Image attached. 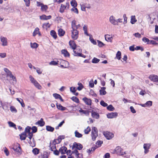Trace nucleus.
<instances>
[{
  "label": "nucleus",
  "mask_w": 158,
  "mask_h": 158,
  "mask_svg": "<svg viewBox=\"0 0 158 158\" xmlns=\"http://www.w3.org/2000/svg\"><path fill=\"white\" fill-rule=\"evenodd\" d=\"M81 7V10L82 11H85V5L82 4H80Z\"/></svg>",
  "instance_id": "56"
},
{
  "label": "nucleus",
  "mask_w": 158,
  "mask_h": 158,
  "mask_svg": "<svg viewBox=\"0 0 158 158\" xmlns=\"http://www.w3.org/2000/svg\"><path fill=\"white\" fill-rule=\"evenodd\" d=\"M81 49H80L79 47H77L75 50H73V55L76 56H81Z\"/></svg>",
  "instance_id": "8"
},
{
  "label": "nucleus",
  "mask_w": 158,
  "mask_h": 158,
  "mask_svg": "<svg viewBox=\"0 0 158 158\" xmlns=\"http://www.w3.org/2000/svg\"><path fill=\"white\" fill-rule=\"evenodd\" d=\"M102 143V141L100 140L98 141L96 143V144L98 146V147H100Z\"/></svg>",
  "instance_id": "64"
},
{
  "label": "nucleus",
  "mask_w": 158,
  "mask_h": 158,
  "mask_svg": "<svg viewBox=\"0 0 158 158\" xmlns=\"http://www.w3.org/2000/svg\"><path fill=\"white\" fill-rule=\"evenodd\" d=\"M70 91L73 93H74L76 91L75 88L74 87H72L70 88Z\"/></svg>",
  "instance_id": "61"
},
{
  "label": "nucleus",
  "mask_w": 158,
  "mask_h": 158,
  "mask_svg": "<svg viewBox=\"0 0 158 158\" xmlns=\"http://www.w3.org/2000/svg\"><path fill=\"white\" fill-rule=\"evenodd\" d=\"M150 145L148 143H145L143 145V148H144V153L145 154L149 152V149L150 148Z\"/></svg>",
  "instance_id": "16"
},
{
  "label": "nucleus",
  "mask_w": 158,
  "mask_h": 158,
  "mask_svg": "<svg viewBox=\"0 0 158 158\" xmlns=\"http://www.w3.org/2000/svg\"><path fill=\"white\" fill-rule=\"evenodd\" d=\"M69 2H66L65 5L61 4L60 9V12L61 13H63L64 12L65 10H67L69 9Z\"/></svg>",
  "instance_id": "3"
},
{
  "label": "nucleus",
  "mask_w": 158,
  "mask_h": 158,
  "mask_svg": "<svg viewBox=\"0 0 158 158\" xmlns=\"http://www.w3.org/2000/svg\"><path fill=\"white\" fill-rule=\"evenodd\" d=\"M59 61H57V62L54 61H52L49 63V64L51 65H56L58 64Z\"/></svg>",
  "instance_id": "49"
},
{
  "label": "nucleus",
  "mask_w": 158,
  "mask_h": 158,
  "mask_svg": "<svg viewBox=\"0 0 158 158\" xmlns=\"http://www.w3.org/2000/svg\"><path fill=\"white\" fill-rule=\"evenodd\" d=\"M10 110L11 111L13 112L16 113L17 112V110L16 109L15 107L13 106H10Z\"/></svg>",
  "instance_id": "41"
},
{
  "label": "nucleus",
  "mask_w": 158,
  "mask_h": 158,
  "mask_svg": "<svg viewBox=\"0 0 158 158\" xmlns=\"http://www.w3.org/2000/svg\"><path fill=\"white\" fill-rule=\"evenodd\" d=\"M137 21L135 16L133 15L131 17V23L132 24H134Z\"/></svg>",
  "instance_id": "33"
},
{
  "label": "nucleus",
  "mask_w": 158,
  "mask_h": 158,
  "mask_svg": "<svg viewBox=\"0 0 158 158\" xmlns=\"http://www.w3.org/2000/svg\"><path fill=\"white\" fill-rule=\"evenodd\" d=\"M64 138V136L63 135L60 136L58 137L57 140H58V143H59L61 141L62 139Z\"/></svg>",
  "instance_id": "47"
},
{
  "label": "nucleus",
  "mask_w": 158,
  "mask_h": 158,
  "mask_svg": "<svg viewBox=\"0 0 158 158\" xmlns=\"http://www.w3.org/2000/svg\"><path fill=\"white\" fill-rule=\"evenodd\" d=\"M50 34L55 39H56L57 38L56 33L54 30L51 31H50Z\"/></svg>",
  "instance_id": "35"
},
{
  "label": "nucleus",
  "mask_w": 158,
  "mask_h": 158,
  "mask_svg": "<svg viewBox=\"0 0 158 158\" xmlns=\"http://www.w3.org/2000/svg\"><path fill=\"white\" fill-rule=\"evenodd\" d=\"M56 106L57 109L61 110L63 111L66 110V108L65 107H63L60 104H56Z\"/></svg>",
  "instance_id": "32"
},
{
  "label": "nucleus",
  "mask_w": 158,
  "mask_h": 158,
  "mask_svg": "<svg viewBox=\"0 0 158 158\" xmlns=\"http://www.w3.org/2000/svg\"><path fill=\"white\" fill-rule=\"evenodd\" d=\"M71 6L73 7H76L77 6V3L75 0H72L70 2Z\"/></svg>",
  "instance_id": "36"
},
{
  "label": "nucleus",
  "mask_w": 158,
  "mask_h": 158,
  "mask_svg": "<svg viewBox=\"0 0 158 158\" xmlns=\"http://www.w3.org/2000/svg\"><path fill=\"white\" fill-rule=\"evenodd\" d=\"M83 30L84 32V33L87 35H89V34L87 31V26L84 25L83 27Z\"/></svg>",
  "instance_id": "43"
},
{
  "label": "nucleus",
  "mask_w": 158,
  "mask_h": 158,
  "mask_svg": "<svg viewBox=\"0 0 158 158\" xmlns=\"http://www.w3.org/2000/svg\"><path fill=\"white\" fill-rule=\"evenodd\" d=\"M100 103V104L104 107H106L108 106V104L102 100L101 101Z\"/></svg>",
  "instance_id": "50"
},
{
  "label": "nucleus",
  "mask_w": 158,
  "mask_h": 158,
  "mask_svg": "<svg viewBox=\"0 0 158 158\" xmlns=\"http://www.w3.org/2000/svg\"><path fill=\"white\" fill-rule=\"evenodd\" d=\"M97 41L98 42V45L99 47H102L104 45V44L101 41L98 40Z\"/></svg>",
  "instance_id": "54"
},
{
  "label": "nucleus",
  "mask_w": 158,
  "mask_h": 158,
  "mask_svg": "<svg viewBox=\"0 0 158 158\" xmlns=\"http://www.w3.org/2000/svg\"><path fill=\"white\" fill-rule=\"evenodd\" d=\"M74 134L75 136L78 138H81L82 136V135L77 130L75 131Z\"/></svg>",
  "instance_id": "29"
},
{
  "label": "nucleus",
  "mask_w": 158,
  "mask_h": 158,
  "mask_svg": "<svg viewBox=\"0 0 158 158\" xmlns=\"http://www.w3.org/2000/svg\"><path fill=\"white\" fill-rule=\"evenodd\" d=\"M31 128L29 127H26L25 128V131L24 132H25V133H31L30 132V130H31Z\"/></svg>",
  "instance_id": "55"
},
{
  "label": "nucleus",
  "mask_w": 158,
  "mask_h": 158,
  "mask_svg": "<svg viewBox=\"0 0 158 158\" xmlns=\"http://www.w3.org/2000/svg\"><path fill=\"white\" fill-rule=\"evenodd\" d=\"M149 78L152 81L155 82H158V76L154 74L150 75L149 77Z\"/></svg>",
  "instance_id": "10"
},
{
  "label": "nucleus",
  "mask_w": 158,
  "mask_h": 158,
  "mask_svg": "<svg viewBox=\"0 0 158 158\" xmlns=\"http://www.w3.org/2000/svg\"><path fill=\"white\" fill-rule=\"evenodd\" d=\"M121 53L119 51H118L116 54V57L118 60H120L121 59Z\"/></svg>",
  "instance_id": "40"
},
{
  "label": "nucleus",
  "mask_w": 158,
  "mask_h": 158,
  "mask_svg": "<svg viewBox=\"0 0 158 158\" xmlns=\"http://www.w3.org/2000/svg\"><path fill=\"white\" fill-rule=\"evenodd\" d=\"M79 112H82L85 114H89V112L87 110H82L81 109H80V110H79Z\"/></svg>",
  "instance_id": "45"
},
{
  "label": "nucleus",
  "mask_w": 158,
  "mask_h": 158,
  "mask_svg": "<svg viewBox=\"0 0 158 158\" xmlns=\"http://www.w3.org/2000/svg\"><path fill=\"white\" fill-rule=\"evenodd\" d=\"M105 40L108 42H111L113 39L112 37L110 35L106 34L105 35Z\"/></svg>",
  "instance_id": "22"
},
{
  "label": "nucleus",
  "mask_w": 158,
  "mask_h": 158,
  "mask_svg": "<svg viewBox=\"0 0 158 158\" xmlns=\"http://www.w3.org/2000/svg\"><path fill=\"white\" fill-rule=\"evenodd\" d=\"M78 85H79V86L77 87V89L78 90L80 91L83 88V86L82 83L81 82H78Z\"/></svg>",
  "instance_id": "37"
},
{
  "label": "nucleus",
  "mask_w": 158,
  "mask_h": 158,
  "mask_svg": "<svg viewBox=\"0 0 158 158\" xmlns=\"http://www.w3.org/2000/svg\"><path fill=\"white\" fill-rule=\"evenodd\" d=\"M96 149L95 147H93L92 148H91L89 149L88 150V153H90L91 152L94 151Z\"/></svg>",
  "instance_id": "59"
},
{
  "label": "nucleus",
  "mask_w": 158,
  "mask_h": 158,
  "mask_svg": "<svg viewBox=\"0 0 158 158\" xmlns=\"http://www.w3.org/2000/svg\"><path fill=\"white\" fill-rule=\"evenodd\" d=\"M92 116L93 118L96 119H98L99 117V115L98 113L93 111L92 113Z\"/></svg>",
  "instance_id": "26"
},
{
  "label": "nucleus",
  "mask_w": 158,
  "mask_h": 158,
  "mask_svg": "<svg viewBox=\"0 0 158 158\" xmlns=\"http://www.w3.org/2000/svg\"><path fill=\"white\" fill-rule=\"evenodd\" d=\"M118 114L117 112H111L107 114V117L108 118H116L118 116Z\"/></svg>",
  "instance_id": "11"
},
{
  "label": "nucleus",
  "mask_w": 158,
  "mask_h": 158,
  "mask_svg": "<svg viewBox=\"0 0 158 158\" xmlns=\"http://www.w3.org/2000/svg\"><path fill=\"white\" fill-rule=\"evenodd\" d=\"M105 87L101 88V89L99 90L100 94V95H102L106 94V92L105 91Z\"/></svg>",
  "instance_id": "24"
},
{
  "label": "nucleus",
  "mask_w": 158,
  "mask_h": 158,
  "mask_svg": "<svg viewBox=\"0 0 158 158\" xmlns=\"http://www.w3.org/2000/svg\"><path fill=\"white\" fill-rule=\"evenodd\" d=\"M12 148L16 152L20 153L21 151V148L19 144L16 143L12 146Z\"/></svg>",
  "instance_id": "7"
},
{
  "label": "nucleus",
  "mask_w": 158,
  "mask_h": 158,
  "mask_svg": "<svg viewBox=\"0 0 158 158\" xmlns=\"http://www.w3.org/2000/svg\"><path fill=\"white\" fill-rule=\"evenodd\" d=\"M71 99L72 100L77 103H78L79 102V99L76 97H73Z\"/></svg>",
  "instance_id": "48"
},
{
  "label": "nucleus",
  "mask_w": 158,
  "mask_h": 158,
  "mask_svg": "<svg viewBox=\"0 0 158 158\" xmlns=\"http://www.w3.org/2000/svg\"><path fill=\"white\" fill-rule=\"evenodd\" d=\"M67 150V148L66 147L63 146L60 148L59 151L61 154H64L66 152Z\"/></svg>",
  "instance_id": "23"
},
{
  "label": "nucleus",
  "mask_w": 158,
  "mask_h": 158,
  "mask_svg": "<svg viewBox=\"0 0 158 158\" xmlns=\"http://www.w3.org/2000/svg\"><path fill=\"white\" fill-rule=\"evenodd\" d=\"M100 61L99 59L95 57H94L92 60V62L93 63H97Z\"/></svg>",
  "instance_id": "46"
},
{
  "label": "nucleus",
  "mask_w": 158,
  "mask_h": 158,
  "mask_svg": "<svg viewBox=\"0 0 158 158\" xmlns=\"http://www.w3.org/2000/svg\"><path fill=\"white\" fill-rule=\"evenodd\" d=\"M53 145L51 147V145H50V150L53 151L54 149H56V148L55 146V145L56 143H57L55 141V140H54L53 142Z\"/></svg>",
  "instance_id": "28"
},
{
  "label": "nucleus",
  "mask_w": 158,
  "mask_h": 158,
  "mask_svg": "<svg viewBox=\"0 0 158 158\" xmlns=\"http://www.w3.org/2000/svg\"><path fill=\"white\" fill-rule=\"evenodd\" d=\"M46 129L48 131L52 132L54 130V128L50 126H47L46 127Z\"/></svg>",
  "instance_id": "34"
},
{
  "label": "nucleus",
  "mask_w": 158,
  "mask_h": 158,
  "mask_svg": "<svg viewBox=\"0 0 158 158\" xmlns=\"http://www.w3.org/2000/svg\"><path fill=\"white\" fill-rule=\"evenodd\" d=\"M71 11L76 14H78V11L77 9L75 7H73L71 9Z\"/></svg>",
  "instance_id": "51"
},
{
  "label": "nucleus",
  "mask_w": 158,
  "mask_h": 158,
  "mask_svg": "<svg viewBox=\"0 0 158 158\" xmlns=\"http://www.w3.org/2000/svg\"><path fill=\"white\" fill-rule=\"evenodd\" d=\"M61 52L62 54H63L65 56L67 57L69 56V53L68 51L65 49L62 50L61 51Z\"/></svg>",
  "instance_id": "31"
},
{
  "label": "nucleus",
  "mask_w": 158,
  "mask_h": 158,
  "mask_svg": "<svg viewBox=\"0 0 158 158\" xmlns=\"http://www.w3.org/2000/svg\"><path fill=\"white\" fill-rule=\"evenodd\" d=\"M53 96L56 99H59L60 97V95L57 94H54Z\"/></svg>",
  "instance_id": "57"
},
{
  "label": "nucleus",
  "mask_w": 158,
  "mask_h": 158,
  "mask_svg": "<svg viewBox=\"0 0 158 158\" xmlns=\"http://www.w3.org/2000/svg\"><path fill=\"white\" fill-rule=\"evenodd\" d=\"M4 151L6 156H8L9 154V152L7 149L6 147H5L4 148Z\"/></svg>",
  "instance_id": "53"
},
{
  "label": "nucleus",
  "mask_w": 158,
  "mask_h": 158,
  "mask_svg": "<svg viewBox=\"0 0 158 158\" xmlns=\"http://www.w3.org/2000/svg\"><path fill=\"white\" fill-rule=\"evenodd\" d=\"M69 45L71 46V47L74 50L77 48L76 45L75 44L74 41L73 40H70L69 43Z\"/></svg>",
  "instance_id": "20"
},
{
  "label": "nucleus",
  "mask_w": 158,
  "mask_h": 158,
  "mask_svg": "<svg viewBox=\"0 0 158 158\" xmlns=\"http://www.w3.org/2000/svg\"><path fill=\"white\" fill-rule=\"evenodd\" d=\"M133 35L136 37L139 38H141V36L140 34L138 32L136 33L133 34Z\"/></svg>",
  "instance_id": "60"
},
{
  "label": "nucleus",
  "mask_w": 158,
  "mask_h": 158,
  "mask_svg": "<svg viewBox=\"0 0 158 158\" xmlns=\"http://www.w3.org/2000/svg\"><path fill=\"white\" fill-rule=\"evenodd\" d=\"M90 131V128L89 127H88L86 129H85L84 132L85 134H88Z\"/></svg>",
  "instance_id": "42"
},
{
  "label": "nucleus",
  "mask_w": 158,
  "mask_h": 158,
  "mask_svg": "<svg viewBox=\"0 0 158 158\" xmlns=\"http://www.w3.org/2000/svg\"><path fill=\"white\" fill-rule=\"evenodd\" d=\"M80 27V24L76 25V21L75 20H73L72 22L71 27L72 30H71V37L73 40H75L77 39L78 37V31L77 30V29Z\"/></svg>",
  "instance_id": "1"
},
{
  "label": "nucleus",
  "mask_w": 158,
  "mask_h": 158,
  "mask_svg": "<svg viewBox=\"0 0 158 158\" xmlns=\"http://www.w3.org/2000/svg\"><path fill=\"white\" fill-rule=\"evenodd\" d=\"M24 2H25V4L26 6H28L30 5V0H24Z\"/></svg>",
  "instance_id": "62"
},
{
  "label": "nucleus",
  "mask_w": 158,
  "mask_h": 158,
  "mask_svg": "<svg viewBox=\"0 0 158 158\" xmlns=\"http://www.w3.org/2000/svg\"><path fill=\"white\" fill-rule=\"evenodd\" d=\"M37 6H38L41 7V9L42 11H46L48 8L46 5H44L43 3L38 2H37Z\"/></svg>",
  "instance_id": "6"
},
{
  "label": "nucleus",
  "mask_w": 158,
  "mask_h": 158,
  "mask_svg": "<svg viewBox=\"0 0 158 158\" xmlns=\"http://www.w3.org/2000/svg\"><path fill=\"white\" fill-rule=\"evenodd\" d=\"M29 79L31 83L39 89H41L42 86L31 75L29 76Z\"/></svg>",
  "instance_id": "2"
},
{
  "label": "nucleus",
  "mask_w": 158,
  "mask_h": 158,
  "mask_svg": "<svg viewBox=\"0 0 158 158\" xmlns=\"http://www.w3.org/2000/svg\"><path fill=\"white\" fill-rule=\"evenodd\" d=\"M6 56V53H0V56L2 58H5Z\"/></svg>",
  "instance_id": "58"
},
{
  "label": "nucleus",
  "mask_w": 158,
  "mask_h": 158,
  "mask_svg": "<svg viewBox=\"0 0 158 158\" xmlns=\"http://www.w3.org/2000/svg\"><path fill=\"white\" fill-rule=\"evenodd\" d=\"M37 34H38L39 36H41V34L39 31V29L38 27L36 28L33 32V35L35 36Z\"/></svg>",
  "instance_id": "21"
},
{
  "label": "nucleus",
  "mask_w": 158,
  "mask_h": 158,
  "mask_svg": "<svg viewBox=\"0 0 158 158\" xmlns=\"http://www.w3.org/2000/svg\"><path fill=\"white\" fill-rule=\"evenodd\" d=\"M0 40L1 42L2 43V45L3 46H6L7 45V39L3 37H1Z\"/></svg>",
  "instance_id": "15"
},
{
  "label": "nucleus",
  "mask_w": 158,
  "mask_h": 158,
  "mask_svg": "<svg viewBox=\"0 0 158 158\" xmlns=\"http://www.w3.org/2000/svg\"><path fill=\"white\" fill-rule=\"evenodd\" d=\"M152 101H149L143 104H139V105L143 107H149L152 105Z\"/></svg>",
  "instance_id": "14"
},
{
  "label": "nucleus",
  "mask_w": 158,
  "mask_h": 158,
  "mask_svg": "<svg viewBox=\"0 0 158 158\" xmlns=\"http://www.w3.org/2000/svg\"><path fill=\"white\" fill-rule=\"evenodd\" d=\"M51 15L47 16L45 15H43L40 16V19L41 20H47L51 19Z\"/></svg>",
  "instance_id": "18"
},
{
  "label": "nucleus",
  "mask_w": 158,
  "mask_h": 158,
  "mask_svg": "<svg viewBox=\"0 0 158 158\" xmlns=\"http://www.w3.org/2000/svg\"><path fill=\"white\" fill-rule=\"evenodd\" d=\"M83 146L81 144L75 142L73 144L72 149L73 148H76L79 150H81Z\"/></svg>",
  "instance_id": "12"
},
{
  "label": "nucleus",
  "mask_w": 158,
  "mask_h": 158,
  "mask_svg": "<svg viewBox=\"0 0 158 158\" xmlns=\"http://www.w3.org/2000/svg\"><path fill=\"white\" fill-rule=\"evenodd\" d=\"M103 134L106 139H111L114 136L113 133L108 131L104 132Z\"/></svg>",
  "instance_id": "9"
},
{
  "label": "nucleus",
  "mask_w": 158,
  "mask_h": 158,
  "mask_svg": "<svg viewBox=\"0 0 158 158\" xmlns=\"http://www.w3.org/2000/svg\"><path fill=\"white\" fill-rule=\"evenodd\" d=\"M31 47L32 48H36L39 46V44L36 43H32L31 42L30 43Z\"/></svg>",
  "instance_id": "30"
},
{
  "label": "nucleus",
  "mask_w": 158,
  "mask_h": 158,
  "mask_svg": "<svg viewBox=\"0 0 158 158\" xmlns=\"http://www.w3.org/2000/svg\"><path fill=\"white\" fill-rule=\"evenodd\" d=\"M33 153L35 155H37L39 153V150L37 148H35L32 151Z\"/></svg>",
  "instance_id": "38"
},
{
  "label": "nucleus",
  "mask_w": 158,
  "mask_h": 158,
  "mask_svg": "<svg viewBox=\"0 0 158 158\" xmlns=\"http://www.w3.org/2000/svg\"><path fill=\"white\" fill-rule=\"evenodd\" d=\"M44 124L45 122L44 121L43 119L42 118H41L40 120H39L35 123L36 125H38L41 127L44 126Z\"/></svg>",
  "instance_id": "19"
},
{
  "label": "nucleus",
  "mask_w": 158,
  "mask_h": 158,
  "mask_svg": "<svg viewBox=\"0 0 158 158\" xmlns=\"http://www.w3.org/2000/svg\"><path fill=\"white\" fill-rule=\"evenodd\" d=\"M65 33V31L61 28H60L58 30V34L60 36H63Z\"/></svg>",
  "instance_id": "25"
},
{
  "label": "nucleus",
  "mask_w": 158,
  "mask_h": 158,
  "mask_svg": "<svg viewBox=\"0 0 158 158\" xmlns=\"http://www.w3.org/2000/svg\"><path fill=\"white\" fill-rule=\"evenodd\" d=\"M107 109L108 110L111 111H113L115 109L114 107L111 105H110L108 106L107 107Z\"/></svg>",
  "instance_id": "39"
},
{
  "label": "nucleus",
  "mask_w": 158,
  "mask_h": 158,
  "mask_svg": "<svg viewBox=\"0 0 158 158\" xmlns=\"http://www.w3.org/2000/svg\"><path fill=\"white\" fill-rule=\"evenodd\" d=\"M115 151L116 154L118 155L123 156L126 154L122 149L120 147H116L115 149Z\"/></svg>",
  "instance_id": "4"
},
{
  "label": "nucleus",
  "mask_w": 158,
  "mask_h": 158,
  "mask_svg": "<svg viewBox=\"0 0 158 158\" xmlns=\"http://www.w3.org/2000/svg\"><path fill=\"white\" fill-rule=\"evenodd\" d=\"M20 139L21 140H24L27 137V135L25 132L22 133L20 135Z\"/></svg>",
  "instance_id": "27"
},
{
  "label": "nucleus",
  "mask_w": 158,
  "mask_h": 158,
  "mask_svg": "<svg viewBox=\"0 0 158 158\" xmlns=\"http://www.w3.org/2000/svg\"><path fill=\"white\" fill-rule=\"evenodd\" d=\"M82 100L87 105L90 106L91 105V100L90 99L88 98H83Z\"/></svg>",
  "instance_id": "17"
},
{
  "label": "nucleus",
  "mask_w": 158,
  "mask_h": 158,
  "mask_svg": "<svg viewBox=\"0 0 158 158\" xmlns=\"http://www.w3.org/2000/svg\"><path fill=\"white\" fill-rule=\"evenodd\" d=\"M130 109L132 113L134 114L136 112L135 110L132 106H130Z\"/></svg>",
  "instance_id": "63"
},
{
  "label": "nucleus",
  "mask_w": 158,
  "mask_h": 158,
  "mask_svg": "<svg viewBox=\"0 0 158 158\" xmlns=\"http://www.w3.org/2000/svg\"><path fill=\"white\" fill-rule=\"evenodd\" d=\"M110 23L114 25H117V22L115 18L113 15L111 16L109 18Z\"/></svg>",
  "instance_id": "13"
},
{
  "label": "nucleus",
  "mask_w": 158,
  "mask_h": 158,
  "mask_svg": "<svg viewBox=\"0 0 158 158\" xmlns=\"http://www.w3.org/2000/svg\"><path fill=\"white\" fill-rule=\"evenodd\" d=\"M8 123L10 127H16V125L15 124L11 122H9Z\"/></svg>",
  "instance_id": "52"
},
{
  "label": "nucleus",
  "mask_w": 158,
  "mask_h": 158,
  "mask_svg": "<svg viewBox=\"0 0 158 158\" xmlns=\"http://www.w3.org/2000/svg\"><path fill=\"white\" fill-rule=\"evenodd\" d=\"M91 136L93 140H95L96 138L98 136V130L95 127H92Z\"/></svg>",
  "instance_id": "5"
},
{
  "label": "nucleus",
  "mask_w": 158,
  "mask_h": 158,
  "mask_svg": "<svg viewBox=\"0 0 158 158\" xmlns=\"http://www.w3.org/2000/svg\"><path fill=\"white\" fill-rule=\"evenodd\" d=\"M8 75L9 76V77L12 78L13 81H16V80L15 77L12 74L11 72Z\"/></svg>",
  "instance_id": "44"
}]
</instances>
